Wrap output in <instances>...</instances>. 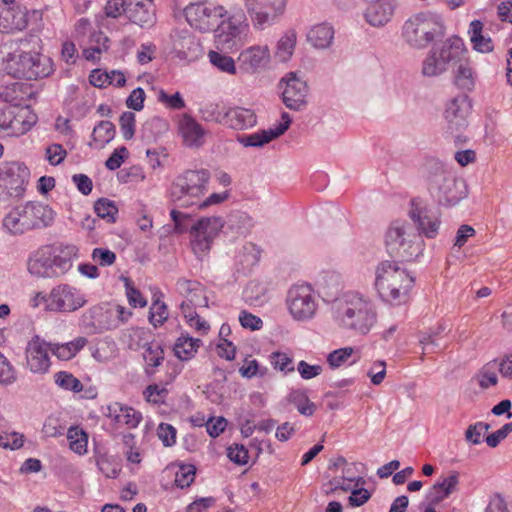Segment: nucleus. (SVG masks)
<instances>
[{"instance_id": "obj_31", "label": "nucleus", "mask_w": 512, "mask_h": 512, "mask_svg": "<svg viewBox=\"0 0 512 512\" xmlns=\"http://www.w3.org/2000/svg\"><path fill=\"white\" fill-rule=\"evenodd\" d=\"M213 31L215 33L214 37L217 46L229 47L230 42L240 35L242 25L232 17L227 19L222 18Z\"/></svg>"}, {"instance_id": "obj_51", "label": "nucleus", "mask_w": 512, "mask_h": 512, "mask_svg": "<svg viewBox=\"0 0 512 512\" xmlns=\"http://www.w3.org/2000/svg\"><path fill=\"white\" fill-rule=\"evenodd\" d=\"M143 359L148 366L158 367L164 359V352L156 342L147 343L144 346Z\"/></svg>"}, {"instance_id": "obj_41", "label": "nucleus", "mask_w": 512, "mask_h": 512, "mask_svg": "<svg viewBox=\"0 0 512 512\" xmlns=\"http://www.w3.org/2000/svg\"><path fill=\"white\" fill-rule=\"evenodd\" d=\"M200 340L189 336H180L174 344L175 355L180 360H189L196 353Z\"/></svg>"}, {"instance_id": "obj_5", "label": "nucleus", "mask_w": 512, "mask_h": 512, "mask_svg": "<svg viewBox=\"0 0 512 512\" xmlns=\"http://www.w3.org/2000/svg\"><path fill=\"white\" fill-rule=\"evenodd\" d=\"M444 34L442 17L431 11H422L410 16L402 27V38L413 49H425Z\"/></svg>"}, {"instance_id": "obj_12", "label": "nucleus", "mask_w": 512, "mask_h": 512, "mask_svg": "<svg viewBox=\"0 0 512 512\" xmlns=\"http://www.w3.org/2000/svg\"><path fill=\"white\" fill-rule=\"evenodd\" d=\"M288 0H243L244 7L256 29L273 25L283 14Z\"/></svg>"}, {"instance_id": "obj_49", "label": "nucleus", "mask_w": 512, "mask_h": 512, "mask_svg": "<svg viewBox=\"0 0 512 512\" xmlns=\"http://www.w3.org/2000/svg\"><path fill=\"white\" fill-rule=\"evenodd\" d=\"M170 217L173 221V232L176 234H183L190 232L192 216L189 213L183 212L179 209H172L170 211Z\"/></svg>"}, {"instance_id": "obj_42", "label": "nucleus", "mask_w": 512, "mask_h": 512, "mask_svg": "<svg viewBox=\"0 0 512 512\" xmlns=\"http://www.w3.org/2000/svg\"><path fill=\"white\" fill-rule=\"evenodd\" d=\"M92 357L98 362H107L116 356L117 346L113 340L103 339L90 347Z\"/></svg>"}, {"instance_id": "obj_6", "label": "nucleus", "mask_w": 512, "mask_h": 512, "mask_svg": "<svg viewBox=\"0 0 512 512\" xmlns=\"http://www.w3.org/2000/svg\"><path fill=\"white\" fill-rule=\"evenodd\" d=\"M210 174L207 170H186L178 175L169 189V200L178 208L196 206L207 191Z\"/></svg>"}, {"instance_id": "obj_38", "label": "nucleus", "mask_w": 512, "mask_h": 512, "mask_svg": "<svg viewBox=\"0 0 512 512\" xmlns=\"http://www.w3.org/2000/svg\"><path fill=\"white\" fill-rule=\"evenodd\" d=\"M454 83L462 90L470 91L475 85V75L467 60L458 63L454 71Z\"/></svg>"}, {"instance_id": "obj_29", "label": "nucleus", "mask_w": 512, "mask_h": 512, "mask_svg": "<svg viewBox=\"0 0 512 512\" xmlns=\"http://www.w3.org/2000/svg\"><path fill=\"white\" fill-rule=\"evenodd\" d=\"M225 121L224 125L231 129L247 130L257 124V116L252 109L236 106L226 110Z\"/></svg>"}, {"instance_id": "obj_50", "label": "nucleus", "mask_w": 512, "mask_h": 512, "mask_svg": "<svg viewBox=\"0 0 512 512\" xmlns=\"http://www.w3.org/2000/svg\"><path fill=\"white\" fill-rule=\"evenodd\" d=\"M180 309L185 319L189 323L191 327H194L196 330L206 333L210 326L209 324L202 319L191 307H189L187 302H182L180 305Z\"/></svg>"}, {"instance_id": "obj_26", "label": "nucleus", "mask_w": 512, "mask_h": 512, "mask_svg": "<svg viewBox=\"0 0 512 512\" xmlns=\"http://www.w3.org/2000/svg\"><path fill=\"white\" fill-rule=\"evenodd\" d=\"M176 289L179 294L185 297L183 302H187L192 309L195 307L208 306V298L205 294V289L199 282L180 279L176 284Z\"/></svg>"}, {"instance_id": "obj_63", "label": "nucleus", "mask_w": 512, "mask_h": 512, "mask_svg": "<svg viewBox=\"0 0 512 512\" xmlns=\"http://www.w3.org/2000/svg\"><path fill=\"white\" fill-rule=\"evenodd\" d=\"M119 123L123 137L126 140L132 139L135 133V114L133 112H124L120 116Z\"/></svg>"}, {"instance_id": "obj_57", "label": "nucleus", "mask_w": 512, "mask_h": 512, "mask_svg": "<svg viewBox=\"0 0 512 512\" xmlns=\"http://www.w3.org/2000/svg\"><path fill=\"white\" fill-rule=\"evenodd\" d=\"M16 379L17 373L15 368L12 366L9 360L2 353H0V385H12Z\"/></svg>"}, {"instance_id": "obj_24", "label": "nucleus", "mask_w": 512, "mask_h": 512, "mask_svg": "<svg viewBox=\"0 0 512 512\" xmlns=\"http://www.w3.org/2000/svg\"><path fill=\"white\" fill-rule=\"evenodd\" d=\"M106 416L111 418L119 427L136 428L142 420L140 412L134 408L115 402L107 407Z\"/></svg>"}, {"instance_id": "obj_36", "label": "nucleus", "mask_w": 512, "mask_h": 512, "mask_svg": "<svg viewBox=\"0 0 512 512\" xmlns=\"http://www.w3.org/2000/svg\"><path fill=\"white\" fill-rule=\"evenodd\" d=\"M115 133V126L112 122L100 121L93 129L92 142H90L89 145H94L96 148H103L114 139Z\"/></svg>"}, {"instance_id": "obj_23", "label": "nucleus", "mask_w": 512, "mask_h": 512, "mask_svg": "<svg viewBox=\"0 0 512 512\" xmlns=\"http://www.w3.org/2000/svg\"><path fill=\"white\" fill-rule=\"evenodd\" d=\"M28 24L27 12L20 5L0 6V32L21 31Z\"/></svg>"}, {"instance_id": "obj_45", "label": "nucleus", "mask_w": 512, "mask_h": 512, "mask_svg": "<svg viewBox=\"0 0 512 512\" xmlns=\"http://www.w3.org/2000/svg\"><path fill=\"white\" fill-rule=\"evenodd\" d=\"M67 438L70 442V449L75 453L82 455L87 452L88 436L78 427H71L67 432Z\"/></svg>"}, {"instance_id": "obj_62", "label": "nucleus", "mask_w": 512, "mask_h": 512, "mask_svg": "<svg viewBox=\"0 0 512 512\" xmlns=\"http://www.w3.org/2000/svg\"><path fill=\"white\" fill-rule=\"evenodd\" d=\"M22 84L19 82H12L8 85L0 86V98L4 102H14L21 98Z\"/></svg>"}, {"instance_id": "obj_33", "label": "nucleus", "mask_w": 512, "mask_h": 512, "mask_svg": "<svg viewBox=\"0 0 512 512\" xmlns=\"http://www.w3.org/2000/svg\"><path fill=\"white\" fill-rule=\"evenodd\" d=\"M244 301L251 306H262L268 301V287L265 283L251 281L243 290Z\"/></svg>"}, {"instance_id": "obj_64", "label": "nucleus", "mask_w": 512, "mask_h": 512, "mask_svg": "<svg viewBox=\"0 0 512 512\" xmlns=\"http://www.w3.org/2000/svg\"><path fill=\"white\" fill-rule=\"evenodd\" d=\"M239 322L243 328L251 331L260 330L263 327V321L260 317L245 310L240 312Z\"/></svg>"}, {"instance_id": "obj_58", "label": "nucleus", "mask_w": 512, "mask_h": 512, "mask_svg": "<svg viewBox=\"0 0 512 512\" xmlns=\"http://www.w3.org/2000/svg\"><path fill=\"white\" fill-rule=\"evenodd\" d=\"M354 348L347 346L330 352L327 356V362L331 368H339L345 364L353 355Z\"/></svg>"}, {"instance_id": "obj_4", "label": "nucleus", "mask_w": 512, "mask_h": 512, "mask_svg": "<svg viewBox=\"0 0 512 512\" xmlns=\"http://www.w3.org/2000/svg\"><path fill=\"white\" fill-rule=\"evenodd\" d=\"M27 40H20L18 47L3 59L2 69L14 78L37 80L49 76L53 71L49 57L27 51Z\"/></svg>"}, {"instance_id": "obj_22", "label": "nucleus", "mask_w": 512, "mask_h": 512, "mask_svg": "<svg viewBox=\"0 0 512 512\" xmlns=\"http://www.w3.org/2000/svg\"><path fill=\"white\" fill-rule=\"evenodd\" d=\"M470 112V103L467 96H458L452 99L445 110L447 132L463 131L468 123L467 116Z\"/></svg>"}, {"instance_id": "obj_47", "label": "nucleus", "mask_w": 512, "mask_h": 512, "mask_svg": "<svg viewBox=\"0 0 512 512\" xmlns=\"http://www.w3.org/2000/svg\"><path fill=\"white\" fill-rule=\"evenodd\" d=\"M478 382L483 389L497 384V360L490 361L482 367L478 374Z\"/></svg>"}, {"instance_id": "obj_10", "label": "nucleus", "mask_w": 512, "mask_h": 512, "mask_svg": "<svg viewBox=\"0 0 512 512\" xmlns=\"http://www.w3.org/2000/svg\"><path fill=\"white\" fill-rule=\"evenodd\" d=\"M224 220L218 216L202 217L190 229L191 249L195 254L208 253L216 237L224 227Z\"/></svg>"}, {"instance_id": "obj_56", "label": "nucleus", "mask_w": 512, "mask_h": 512, "mask_svg": "<svg viewBox=\"0 0 512 512\" xmlns=\"http://www.w3.org/2000/svg\"><path fill=\"white\" fill-rule=\"evenodd\" d=\"M490 427V424L484 422H477L470 425L465 432L466 441L473 445L482 443L483 436Z\"/></svg>"}, {"instance_id": "obj_37", "label": "nucleus", "mask_w": 512, "mask_h": 512, "mask_svg": "<svg viewBox=\"0 0 512 512\" xmlns=\"http://www.w3.org/2000/svg\"><path fill=\"white\" fill-rule=\"evenodd\" d=\"M276 138L277 134L269 128L248 135H239L236 140L244 147H262Z\"/></svg>"}, {"instance_id": "obj_60", "label": "nucleus", "mask_w": 512, "mask_h": 512, "mask_svg": "<svg viewBox=\"0 0 512 512\" xmlns=\"http://www.w3.org/2000/svg\"><path fill=\"white\" fill-rule=\"evenodd\" d=\"M195 478V467L193 465H182L175 475V484L177 487H189Z\"/></svg>"}, {"instance_id": "obj_28", "label": "nucleus", "mask_w": 512, "mask_h": 512, "mask_svg": "<svg viewBox=\"0 0 512 512\" xmlns=\"http://www.w3.org/2000/svg\"><path fill=\"white\" fill-rule=\"evenodd\" d=\"M437 55L448 69L449 64H456L462 61L466 52L465 45L461 38L452 36L443 41L438 47H434Z\"/></svg>"}, {"instance_id": "obj_11", "label": "nucleus", "mask_w": 512, "mask_h": 512, "mask_svg": "<svg viewBox=\"0 0 512 512\" xmlns=\"http://www.w3.org/2000/svg\"><path fill=\"white\" fill-rule=\"evenodd\" d=\"M286 304L292 318L297 321L312 319L317 311V301L310 285L292 286L287 293Z\"/></svg>"}, {"instance_id": "obj_2", "label": "nucleus", "mask_w": 512, "mask_h": 512, "mask_svg": "<svg viewBox=\"0 0 512 512\" xmlns=\"http://www.w3.org/2000/svg\"><path fill=\"white\" fill-rule=\"evenodd\" d=\"M410 261L403 258L383 260L376 267L375 288L381 300L391 306L406 304L415 277Z\"/></svg>"}, {"instance_id": "obj_15", "label": "nucleus", "mask_w": 512, "mask_h": 512, "mask_svg": "<svg viewBox=\"0 0 512 512\" xmlns=\"http://www.w3.org/2000/svg\"><path fill=\"white\" fill-rule=\"evenodd\" d=\"M86 303L84 295L75 287L60 284L48 294L47 310L52 312H73Z\"/></svg>"}, {"instance_id": "obj_32", "label": "nucleus", "mask_w": 512, "mask_h": 512, "mask_svg": "<svg viewBox=\"0 0 512 512\" xmlns=\"http://www.w3.org/2000/svg\"><path fill=\"white\" fill-rule=\"evenodd\" d=\"M459 483L457 473H453L448 477L435 483L427 493V499L431 504H437L447 498L456 489Z\"/></svg>"}, {"instance_id": "obj_53", "label": "nucleus", "mask_w": 512, "mask_h": 512, "mask_svg": "<svg viewBox=\"0 0 512 512\" xmlns=\"http://www.w3.org/2000/svg\"><path fill=\"white\" fill-rule=\"evenodd\" d=\"M55 383L69 391L80 392L83 389V385L76 377L66 371H59L54 375Z\"/></svg>"}, {"instance_id": "obj_17", "label": "nucleus", "mask_w": 512, "mask_h": 512, "mask_svg": "<svg viewBox=\"0 0 512 512\" xmlns=\"http://www.w3.org/2000/svg\"><path fill=\"white\" fill-rule=\"evenodd\" d=\"M285 84L282 92V100L288 109L299 111L306 106L308 95L307 83L297 77L295 72H289L281 80Z\"/></svg>"}, {"instance_id": "obj_25", "label": "nucleus", "mask_w": 512, "mask_h": 512, "mask_svg": "<svg viewBox=\"0 0 512 512\" xmlns=\"http://www.w3.org/2000/svg\"><path fill=\"white\" fill-rule=\"evenodd\" d=\"M368 3L364 16L371 26L382 27L391 20L395 10L394 0H379Z\"/></svg>"}, {"instance_id": "obj_27", "label": "nucleus", "mask_w": 512, "mask_h": 512, "mask_svg": "<svg viewBox=\"0 0 512 512\" xmlns=\"http://www.w3.org/2000/svg\"><path fill=\"white\" fill-rule=\"evenodd\" d=\"M179 132L188 147L199 148L205 142V130L190 115H183L179 122Z\"/></svg>"}, {"instance_id": "obj_9", "label": "nucleus", "mask_w": 512, "mask_h": 512, "mask_svg": "<svg viewBox=\"0 0 512 512\" xmlns=\"http://www.w3.org/2000/svg\"><path fill=\"white\" fill-rule=\"evenodd\" d=\"M184 14L191 27L200 32H210L226 16L227 11L223 6L205 1L189 4Z\"/></svg>"}, {"instance_id": "obj_13", "label": "nucleus", "mask_w": 512, "mask_h": 512, "mask_svg": "<svg viewBox=\"0 0 512 512\" xmlns=\"http://www.w3.org/2000/svg\"><path fill=\"white\" fill-rule=\"evenodd\" d=\"M418 235L406 220L397 219L390 223L385 233V247L391 254H413L412 245Z\"/></svg>"}, {"instance_id": "obj_44", "label": "nucleus", "mask_w": 512, "mask_h": 512, "mask_svg": "<svg viewBox=\"0 0 512 512\" xmlns=\"http://www.w3.org/2000/svg\"><path fill=\"white\" fill-rule=\"evenodd\" d=\"M132 313L121 305H116L103 312L105 318H111V321L105 325V330L116 329L131 317Z\"/></svg>"}, {"instance_id": "obj_61", "label": "nucleus", "mask_w": 512, "mask_h": 512, "mask_svg": "<svg viewBox=\"0 0 512 512\" xmlns=\"http://www.w3.org/2000/svg\"><path fill=\"white\" fill-rule=\"evenodd\" d=\"M367 376L371 379L372 384L380 385L386 376V362L384 360H376L367 370Z\"/></svg>"}, {"instance_id": "obj_8", "label": "nucleus", "mask_w": 512, "mask_h": 512, "mask_svg": "<svg viewBox=\"0 0 512 512\" xmlns=\"http://www.w3.org/2000/svg\"><path fill=\"white\" fill-rule=\"evenodd\" d=\"M36 113L29 107H9L0 110V138L20 137L37 123Z\"/></svg>"}, {"instance_id": "obj_3", "label": "nucleus", "mask_w": 512, "mask_h": 512, "mask_svg": "<svg viewBox=\"0 0 512 512\" xmlns=\"http://www.w3.org/2000/svg\"><path fill=\"white\" fill-rule=\"evenodd\" d=\"M425 169L428 189L440 205L455 206L467 197L465 180L454 175L441 162L430 160Z\"/></svg>"}, {"instance_id": "obj_59", "label": "nucleus", "mask_w": 512, "mask_h": 512, "mask_svg": "<svg viewBox=\"0 0 512 512\" xmlns=\"http://www.w3.org/2000/svg\"><path fill=\"white\" fill-rule=\"evenodd\" d=\"M202 117L206 121L215 122L221 125L226 123V110L220 111L217 104H207L203 108L200 109Z\"/></svg>"}, {"instance_id": "obj_52", "label": "nucleus", "mask_w": 512, "mask_h": 512, "mask_svg": "<svg viewBox=\"0 0 512 512\" xmlns=\"http://www.w3.org/2000/svg\"><path fill=\"white\" fill-rule=\"evenodd\" d=\"M290 401L297 407L300 414L311 416L315 411V404L311 402L304 392L296 390L290 393Z\"/></svg>"}, {"instance_id": "obj_16", "label": "nucleus", "mask_w": 512, "mask_h": 512, "mask_svg": "<svg viewBox=\"0 0 512 512\" xmlns=\"http://www.w3.org/2000/svg\"><path fill=\"white\" fill-rule=\"evenodd\" d=\"M408 215L421 234L428 238H434L438 234L439 216L423 200L419 198L412 199Z\"/></svg>"}, {"instance_id": "obj_46", "label": "nucleus", "mask_w": 512, "mask_h": 512, "mask_svg": "<svg viewBox=\"0 0 512 512\" xmlns=\"http://www.w3.org/2000/svg\"><path fill=\"white\" fill-rule=\"evenodd\" d=\"M94 210L99 218L113 223L116 220L118 208L115 203L106 198H100L95 202Z\"/></svg>"}, {"instance_id": "obj_14", "label": "nucleus", "mask_w": 512, "mask_h": 512, "mask_svg": "<svg viewBox=\"0 0 512 512\" xmlns=\"http://www.w3.org/2000/svg\"><path fill=\"white\" fill-rule=\"evenodd\" d=\"M30 178V170L19 161L0 165V188H5V196L21 197Z\"/></svg>"}, {"instance_id": "obj_43", "label": "nucleus", "mask_w": 512, "mask_h": 512, "mask_svg": "<svg viewBox=\"0 0 512 512\" xmlns=\"http://www.w3.org/2000/svg\"><path fill=\"white\" fill-rule=\"evenodd\" d=\"M446 70L447 68L438 57L437 51L432 49L422 63V74L426 77H436Z\"/></svg>"}, {"instance_id": "obj_18", "label": "nucleus", "mask_w": 512, "mask_h": 512, "mask_svg": "<svg viewBox=\"0 0 512 512\" xmlns=\"http://www.w3.org/2000/svg\"><path fill=\"white\" fill-rule=\"evenodd\" d=\"M71 266L70 258H29L27 262L31 275L44 278L62 276Z\"/></svg>"}, {"instance_id": "obj_19", "label": "nucleus", "mask_w": 512, "mask_h": 512, "mask_svg": "<svg viewBox=\"0 0 512 512\" xmlns=\"http://www.w3.org/2000/svg\"><path fill=\"white\" fill-rule=\"evenodd\" d=\"M50 343L36 336L29 341L26 348L27 367L33 373H46L50 367Z\"/></svg>"}, {"instance_id": "obj_1", "label": "nucleus", "mask_w": 512, "mask_h": 512, "mask_svg": "<svg viewBox=\"0 0 512 512\" xmlns=\"http://www.w3.org/2000/svg\"><path fill=\"white\" fill-rule=\"evenodd\" d=\"M331 316L341 330L364 336L377 322V308L362 294L347 292L332 301Z\"/></svg>"}, {"instance_id": "obj_34", "label": "nucleus", "mask_w": 512, "mask_h": 512, "mask_svg": "<svg viewBox=\"0 0 512 512\" xmlns=\"http://www.w3.org/2000/svg\"><path fill=\"white\" fill-rule=\"evenodd\" d=\"M483 23L480 20H473L469 25L468 34L473 48L481 53H489L493 51V43L490 37L482 34Z\"/></svg>"}, {"instance_id": "obj_54", "label": "nucleus", "mask_w": 512, "mask_h": 512, "mask_svg": "<svg viewBox=\"0 0 512 512\" xmlns=\"http://www.w3.org/2000/svg\"><path fill=\"white\" fill-rule=\"evenodd\" d=\"M271 365L284 374L294 372L295 366L293 358L283 352H273L270 356Z\"/></svg>"}, {"instance_id": "obj_55", "label": "nucleus", "mask_w": 512, "mask_h": 512, "mask_svg": "<svg viewBox=\"0 0 512 512\" xmlns=\"http://www.w3.org/2000/svg\"><path fill=\"white\" fill-rule=\"evenodd\" d=\"M168 318L167 306L164 302L156 300L149 310V321L155 327L161 326Z\"/></svg>"}, {"instance_id": "obj_7", "label": "nucleus", "mask_w": 512, "mask_h": 512, "mask_svg": "<svg viewBox=\"0 0 512 512\" xmlns=\"http://www.w3.org/2000/svg\"><path fill=\"white\" fill-rule=\"evenodd\" d=\"M54 220V211L43 203L27 202L11 210L3 220V226L11 234H22L28 230L49 226Z\"/></svg>"}, {"instance_id": "obj_35", "label": "nucleus", "mask_w": 512, "mask_h": 512, "mask_svg": "<svg viewBox=\"0 0 512 512\" xmlns=\"http://www.w3.org/2000/svg\"><path fill=\"white\" fill-rule=\"evenodd\" d=\"M308 41L316 48H327L334 38V30L327 24H319L310 29Z\"/></svg>"}, {"instance_id": "obj_39", "label": "nucleus", "mask_w": 512, "mask_h": 512, "mask_svg": "<svg viewBox=\"0 0 512 512\" xmlns=\"http://www.w3.org/2000/svg\"><path fill=\"white\" fill-rule=\"evenodd\" d=\"M108 41V37L103 32H93L89 38V47L83 51L84 57L87 60L99 59L100 54L108 49Z\"/></svg>"}, {"instance_id": "obj_30", "label": "nucleus", "mask_w": 512, "mask_h": 512, "mask_svg": "<svg viewBox=\"0 0 512 512\" xmlns=\"http://www.w3.org/2000/svg\"><path fill=\"white\" fill-rule=\"evenodd\" d=\"M130 5L128 17L132 23L145 29L152 28L156 24L155 6L152 2L142 3L137 1Z\"/></svg>"}, {"instance_id": "obj_40", "label": "nucleus", "mask_w": 512, "mask_h": 512, "mask_svg": "<svg viewBox=\"0 0 512 512\" xmlns=\"http://www.w3.org/2000/svg\"><path fill=\"white\" fill-rule=\"evenodd\" d=\"M296 32L290 30L286 32L278 41L275 58L280 62H287L293 55L296 46Z\"/></svg>"}, {"instance_id": "obj_21", "label": "nucleus", "mask_w": 512, "mask_h": 512, "mask_svg": "<svg viewBox=\"0 0 512 512\" xmlns=\"http://www.w3.org/2000/svg\"><path fill=\"white\" fill-rule=\"evenodd\" d=\"M172 49L182 60L193 61L201 54V45L188 30H173L171 35Z\"/></svg>"}, {"instance_id": "obj_48", "label": "nucleus", "mask_w": 512, "mask_h": 512, "mask_svg": "<svg viewBox=\"0 0 512 512\" xmlns=\"http://www.w3.org/2000/svg\"><path fill=\"white\" fill-rule=\"evenodd\" d=\"M208 57L211 64L218 68L220 71L231 75L236 74V66L232 57L216 51H210Z\"/></svg>"}, {"instance_id": "obj_20", "label": "nucleus", "mask_w": 512, "mask_h": 512, "mask_svg": "<svg viewBox=\"0 0 512 512\" xmlns=\"http://www.w3.org/2000/svg\"><path fill=\"white\" fill-rule=\"evenodd\" d=\"M270 62L268 46L255 45L246 48L238 56L239 68L246 73L255 74L265 69Z\"/></svg>"}]
</instances>
